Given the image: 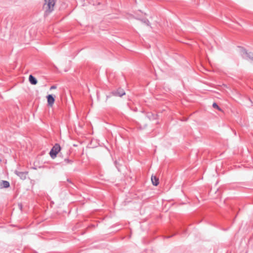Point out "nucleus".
Returning a JSON list of instances; mask_svg holds the SVG:
<instances>
[{"instance_id": "1", "label": "nucleus", "mask_w": 253, "mask_h": 253, "mask_svg": "<svg viewBox=\"0 0 253 253\" xmlns=\"http://www.w3.org/2000/svg\"><path fill=\"white\" fill-rule=\"evenodd\" d=\"M44 1L43 5V9L44 11V15L47 16L54 10L56 0H44Z\"/></svg>"}, {"instance_id": "2", "label": "nucleus", "mask_w": 253, "mask_h": 253, "mask_svg": "<svg viewBox=\"0 0 253 253\" xmlns=\"http://www.w3.org/2000/svg\"><path fill=\"white\" fill-rule=\"evenodd\" d=\"M60 146L59 144H56L50 150L49 154L50 157L52 159H54L57 154V153L60 150Z\"/></svg>"}, {"instance_id": "3", "label": "nucleus", "mask_w": 253, "mask_h": 253, "mask_svg": "<svg viewBox=\"0 0 253 253\" xmlns=\"http://www.w3.org/2000/svg\"><path fill=\"white\" fill-rule=\"evenodd\" d=\"M242 55L244 58L246 59H250L253 61V53L252 52L244 49L242 52Z\"/></svg>"}, {"instance_id": "4", "label": "nucleus", "mask_w": 253, "mask_h": 253, "mask_svg": "<svg viewBox=\"0 0 253 253\" xmlns=\"http://www.w3.org/2000/svg\"><path fill=\"white\" fill-rule=\"evenodd\" d=\"M47 98L48 105L50 107L52 106L55 101L54 98L52 95H48L47 96Z\"/></svg>"}, {"instance_id": "5", "label": "nucleus", "mask_w": 253, "mask_h": 253, "mask_svg": "<svg viewBox=\"0 0 253 253\" xmlns=\"http://www.w3.org/2000/svg\"><path fill=\"white\" fill-rule=\"evenodd\" d=\"M113 94L115 96H118L120 97L122 96L123 95L125 94V91L123 89H118L117 91H114L112 92Z\"/></svg>"}, {"instance_id": "6", "label": "nucleus", "mask_w": 253, "mask_h": 253, "mask_svg": "<svg viewBox=\"0 0 253 253\" xmlns=\"http://www.w3.org/2000/svg\"><path fill=\"white\" fill-rule=\"evenodd\" d=\"M15 173L16 175L19 176L22 179H25L26 177L27 173L25 172H21L15 171Z\"/></svg>"}, {"instance_id": "7", "label": "nucleus", "mask_w": 253, "mask_h": 253, "mask_svg": "<svg viewBox=\"0 0 253 253\" xmlns=\"http://www.w3.org/2000/svg\"><path fill=\"white\" fill-rule=\"evenodd\" d=\"M29 81L32 84L35 85L37 84V79L32 75L29 76Z\"/></svg>"}, {"instance_id": "8", "label": "nucleus", "mask_w": 253, "mask_h": 253, "mask_svg": "<svg viewBox=\"0 0 253 253\" xmlns=\"http://www.w3.org/2000/svg\"><path fill=\"white\" fill-rule=\"evenodd\" d=\"M151 181L153 184L155 186H157L159 184V179L156 176H152Z\"/></svg>"}, {"instance_id": "9", "label": "nucleus", "mask_w": 253, "mask_h": 253, "mask_svg": "<svg viewBox=\"0 0 253 253\" xmlns=\"http://www.w3.org/2000/svg\"><path fill=\"white\" fill-rule=\"evenodd\" d=\"M1 188H8L9 187V183L7 181H2L0 184Z\"/></svg>"}, {"instance_id": "10", "label": "nucleus", "mask_w": 253, "mask_h": 253, "mask_svg": "<svg viewBox=\"0 0 253 253\" xmlns=\"http://www.w3.org/2000/svg\"><path fill=\"white\" fill-rule=\"evenodd\" d=\"M141 21L145 23L146 25H147V26H149L150 25V22L149 21V20L147 19H141Z\"/></svg>"}, {"instance_id": "11", "label": "nucleus", "mask_w": 253, "mask_h": 253, "mask_svg": "<svg viewBox=\"0 0 253 253\" xmlns=\"http://www.w3.org/2000/svg\"><path fill=\"white\" fill-rule=\"evenodd\" d=\"M212 107L214 108H216L218 109L219 111H221V109L217 105V104L216 103H213L212 104Z\"/></svg>"}, {"instance_id": "12", "label": "nucleus", "mask_w": 253, "mask_h": 253, "mask_svg": "<svg viewBox=\"0 0 253 253\" xmlns=\"http://www.w3.org/2000/svg\"><path fill=\"white\" fill-rule=\"evenodd\" d=\"M64 161L66 164H68V163L71 164L72 163V161L68 159H65Z\"/></svg>"}, {"instance_id": "13", "label": "nucleus", "mask_w": 253, "mask_h": 253, "mask_svg": "<svg viewBox=\"0 0 253 253\" xmlns=\"http://www.w3.org/2000/svg\"><path fill=\"white\" fill-rule=\"evenodd\" d=\"M55 88H56V86H55V85H52L50 88V89H55Z\"/></svg>"}, {"instance_id": "14", "label": "nucleus", "mask_w": 253, "mask_h": 253, "mask_svg": "<svg viewBox=\"0 0 253 253\" xmlns=\"http://www.w3.org/2000/svg\"><path fill=\"white\" fill-rule=\"evenodd\" d=\"M18 206H19V208L21 210V209H22V205L21 204H19Z\"/></svg>"}, {"instance_id": "15", "label": "nucleus", "mask_w": 253, "mask_h": 253, "mask_svg": "<svg viewBox=\"0 0 253 253\" xmlns=\"http://www.w3.org/2000/svg\"><path fill=\"white\" fill-rule=\"evenodd\" d=\"M237 47L240 48V47H241V46H238V47Z\"/></svg>"}]
</instances>
